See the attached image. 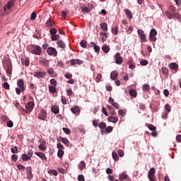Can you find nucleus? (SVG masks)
Instances as JSON below:
<instances>
[{
	"instance_id": "f257e3e1",
	"label": "nucleus",
	"mask_w": 181,
	"mask_h": 181,
	"mask_svg": "<svg viewBox=\"0 0 181 181\" xmlns=\"http://www.w3.org/2000/svg\"><path fill=\"white\" fill-rule=\"evenodd\" d=\"M2 64L4 69L6 71V74L9 76L12 75V62L11 60L9 59L8 58H4L2 61Z\"/></svg>"
},
{
	"instance_id": "f03ea898",
	"label": "nucleus",
	"mask_w": 181,
	"mask_h": 181,
	"mask_svg": "<svg viewBox=\"0 0 181 181\" xmlns=\"http://www.w3.org/2000/svg\"><path fill=\"white\" fill-rule=\"evenodd\" d=\"M28 50L32 54H35V55H40L42 54V47L37 45H28Z\"/></svg>"
},
{
	"instance_id": "7ed1b4c3",
	"label": "nucleus",
	"mask_w": 181,
	"mask_h": 181,
	"mask_svg": "<svg viewBox=\"0 0 181 181\" xmlns=\"http://www.w3.org/2000/svg\"><path fill=\"white\" fill-rule=\"evenodd\" d=\"M26 86H25V81L23 79H18L17 81V88H16V92L18 95L24 91H25Z\"/></svg>"
},
{
	"instance_id": "20e7f679",
	"label": "nucleus",
	"mask_w": 181,
	"mask_h": 181,
	"mask_svg": "<svg viewBox=\"0 0 181 181\" xmlns=\"http://www.w3.org/2000/svg\"><path fill=\"white\" fill-rule=\"evenodd\" d=\"M165 13L167 18H168L170 20L174 18L175 20L177 19L178 22H181V16L180 15V13H174L173 14H171L170 12L165 11Z\"/></svg>"
},
{
	"instance_id": "39448f33",
	"label": "nucleus",
	"mask_w": 181,
	"mask_h": 181,
	"mask_svg": "<svg viewBox=\"0 0 181 181\" xmlns=\"http://www.w3.org/2000/svg\"><path fill=\"white\" fill-rule=\"evenodd\" d=\"M34 105L35 103L33 101H30L25 105V109H23L22 111L24 112V113L29 114L33 111Z\"/></svg>"
},
{
	"instance_id": "423d86ee",
	"label": "nucleus",
	"mask_w": 181,
	"mask_h": 181,
	"mask_svg": "<svg viewBox=\"0 0 181 181\" xmlns=\"http://www.w3.org/2000/svg\"><path fill=\"white\" fill-rule=\"evenodd\" d=\"M12 7H13V2L8 1L4 7V14L10 13L12 11Z\"/></svg>"
},
{
	"instance_id": "0eeeda50",
	"label": "nucleus",
	"mask_w": 181,
	"mask_h": 181,
	"mask_svg": "<svg viewBox=\"0 0 181 181\" xmlns=\"http://www.w3.org/2000/svg\"><path fill=\"white\" fill-rule=\"evenodd\" d=\"M148 177L149 178V180H151V181H156V168H150V170L148 173Z\"/></svg>"
},
{
	"instance_id": "6e6552de",
	"label": "nucleus",
	"mask_w": 181,
	"mask_h": 181,
	"mask_svg": "<svg viewBox=\"0 0 181 181\" xmlns=\"http://www.w3.org/2000/svg\"><path fill=\"white\" fill-rule=\"evenodd\" d=\"M137 33L140 37V40H141V42H147V38H146V35L145 34V32L144 30L139 29L137 30Z\"/></svg>"
},
{
	"instance_id": "1a4fd4ad",
	"label": "nucleus",
	"mask_w": 181,
	"mask_h": 181,
	"mask_svg": "<svg viewBox=\"0 0 181 181\" xmlns=\"http://www.w3.org/2000/svg\"><path fill=\"white\" fill-rule=\"evenodd\" d=\"M115 63L117 64H123V57H122L121 54L119 52H117L115 55Z\"/></svg>"
},
{
	"instance_id": "9d476101",
	"label": "nucleus",
	"mask_w": 181,
	"mask_h": 181,
	"mask_svg": "<svg viewBox=\"0 0 181 181\" xmlns=\"http://www.w3.org/2000/svg\"><path fill=\"white\" fill-rule=\"evenodd\" d=\"M47 52L49 55H52V57H57V51L56 48H53V47H49L47 49Z\"/></svg>"
},
{
	"instance_id": "9b49d317",
	"label": "nucleus",
	"mask_w": 181,
	"mask_h": 181,
	"mask_svg": "<svg viewBox=\"0 0 181 181\" xmlns=\"http://www.w3.org/2000/svg\"><path fill=\"white\" fill-rule=\"evenodd\" d=\"M47 117V113L45 110H41L40 114L38 115V118L41 120H45Z\"/></svg>"
},
{
	"instance_id": "f8f14e48",
	"label": "nucleus",
	"mask_w": 181,
	"mask_h": 181,
	"mask_svg": "<svg viewBox=\"0 0 181 181\" xmlns=\"http://www.w3.org/2000/svg\"><path fill=\"white\" fill-rule=\"evenodd\" d=\"M35 154L37 155V156L40 157V158L42 159V160H47V157H46V155L45 153L42 152H35Z\"/></svg>"
},
{
	"instance_id": "ddd939ff",
	"label": "nucleus",
	"mask_w": 181,
	"mask_h": 181,
	"mask_svg": "<svg viewBox=\"0 0 181 181\" xmlns=\"http://www.w3.org/2000/svg\"><path fill=\"white\" fill-rule=\"evenodd\" d=\"M47 74L46 72H35L34 73V77H37V78H43L45 76H46Z\"/></svg>"
},
{
	"instance_id": "4468645a",
	"label": "nucleus",
	"mask_w": 181,
	"mask_h": 181,
	"mask_svg": "<svg viewBox=\"0 0 181 181\" xmlns=\"http://www.w3.org/2000/svg\"><path fill=\"white\" fill-rule=\"evenodd\" d=\"M100 35L101 36L102 42H106L108 38V34L105 32H100Z\"/></svg>"
},
{
	"instance_id": "2eb2a0df",
	"label": "nucleus",
	"mask_w": 181,
	"mask_h": 181,
	"mask_svg": "<svg viewBox=\"0 0 181 181\" xmlns=\"http://www.w3.org/2000/svg\"><path fill=\"white\" fill-rule=\"evenodd\" d=\"M124 11L126 16H127V18H129V20H132V18H133V14L129 8H124Z\"/></svg>"
},
{
	"instance_id": "dca6fc26",
	"label": "nucleus",
	"mask_w": 181,
	"mask_h": 181,
	"mask_svg": "<svg viewBox=\"0 0 181 181\" xmlns=\"http://www.w3.org/2000/svg\"><path fill=\"white\" fill-rule=\"evenodd\" d=\"M71 65L75 66V64H82L83 62L81 59H71Z\"/></svg>"
},
{
	"instance_id": "f3484780",
	"label": "nucleus",
	"mask_w": 181,
	"mask_h": 181,
	"mask_svg": "<svg viewBox=\"0 0 181 181\" xmlns=\"http://www.w3.org/2000/svg\"><path fill=\"white\" fill-rule=\"evenodd\" d=\"M100 27L102 29V30L107 32L108 31V25L107 23H100Z\"/></svg>"
},
{
	"instance_id": "a211bd4d",
	"label": "nucleus",
	"mask_w": 181,
	"mask_h": 181,
	"mask_svg": "<svg viewBox=\"0 0 181 181\" xmlns=\"http://www.w3.org/2000/svg\"><path fill=\"white\" fill-rule=\"evenodd\" d=\"M169 67L172 69V70H178V64H176V62H171L170 64H169Z\"/></svg>"
},
{
	"instance_id": "6ab92c4d",
	"label": "nucleus",
	"mask_w": 181,
	"mask_h": 181,
	"mask_svg": "<svg viewBox=\"0 0 181 181\" xmlns=\"http://www.w3.org/2000/svg\"><path fill=\"white\" fill-rule=\"evenodd\" d=\"M90 46L94 47V50L96 53H100V45H97L95 42H90Z\"/></svg>"
},
{
	"instance_id": "aec40b11",
	"label": "nucleus",
	"mask_w": 181,
	"mask_h": 181,
	"mask_svg": "<svg viewBox=\"0 0 181 181\" xmlns=\"http://www.w3.org/2000/svg\"><path fill=\"white\" fill-rule=\"evenodd\" d=\"M107 119L109 122H113L115 124L118 122V117H117V116H110Z\"/></svg>"
},
{
	"instance_id": "412c9836",
	"label": "nucleus",
	"mask_w": 181,
	"mask_h": 181,
	"mask_svg": "<svg viewBox=\"0 0 181 181\" xmlns=\"http://www.w3.org/2000/svg\"><path fill=\"white\" fill-rule=\"evenodd\" d=\"M110 77H111L112 79H113V81L118 78V72H117V71H113L110 74Z\"/></svg>"
},
{
	"instance_id": "4be33fe9",
	"label": "nucleus",
	"mask_w": 181,
	"mask_h": 181,
	"mask_svg": "<svg viewBox=\"0 0 181 181\" xmlns=\"http://www.w3.org/2000/svg\"><path fill=\"white\" fill-rule=\"evenodd\" d=\"M26 170L28 173V177L29 179H32L33 178L32 168H30V166H28V168H26Z\"/></svg>"
},
{
	"instance_id": "5701e85b",
	"label": "nucleus",
	"mask_w": 181,
	"mask_h": 181,
	"mask_svg": "<svg viewBox=\"0 0 181 181\" xmlns=\"http://www.w3.org/2000/svg\"><path fill=\"white\" fill-rule=\"evenodd\" d=\"M169 10H170V11H168V12H170V14L177 13L176 12L177 11V8L173 5L170 6Z\"/></svg>"
},
{
	"instance_id": "b1692460",
	"label": "nucleus",
	"mask_w": 181,
	"mask_h": 181,
	"mask_svg": "<svg viewBox=\"0 0 181 181\" xmlns=\"http://www.w3.org/2000/svg\"><path fill=\"white\" fill-rule=\"evenodd\" d=\"M51 111L54 114H59V109L57 105H52L51 108Z\"/></svg>"
},
{
	"instance_id": "393cba45",
	"label": "nucleus",
	"mask_w": 181,
	"mask_h": 181,
	"mask_svg": "<svg viewBox=\"0 0 181 181\" xmlns=\"http://www.w3.org/2000/svg\"><path fill=\"white\" fill-rule=\"evenodd\" d=\"M46 145V141H42L41 144L38 146V148H40V150L43 151V152H45V151H46V146H45Z\"/></svg>"
},
{
	"instance_id": "a878e982",
	"label": "nucleus",
	"mask_w": 181,
	"mask_h": 181,
	"mask_svg": "<svg viewBox=\"0 0 181 181\" xmlns=\"http://www.w3.org/2000/svg\"><path fill=\"white\" fill-rule=\"evenodd\" d=\"M61 141L66 146H69L70 144L69 140L66 137H60Z\"/></svg>"
},
{
	"instance_id": "bb28decb",
	"label": "nucleus",
	"mask_w": 181,
	"mask_h": 181,
	"mask_svg": "<svg viewBox=\"0 0 181 181\" xmlns=\"http://www.w3.org/2000/svg\"><path fill=\"white\" fill-rule=\"evenodd\" d=\"M129 177V175L125 174L124 173H122L119 175V179L120 181H123Z\"/></svg>"
},
{
	"instance_id": "cd10ccee",
	"label": "nucleus",
	"mask_w": 181,
	"mask_h": 181,
	"mask_svg": "<svg viewBox=\"0 0 181 181\" xmlns=\"http://www.w3.org/2000/svg\"><path fill=\"white\" fill-rule=\"evenodd\" d=\"M102 50L103 51L104 53L110 52V46L107 45H103Z\"/></svg>"
},
{
	"instance_id": "c85d7f7f",
	"label": "nucleus",
	"mask_w": 181,
	"mask_h": 181,
	"mask_svg": "<svg viewBox=\"0 0 181 181\" xmlns=\"http://www.w3.org/2000/svg\"><path fill=\"white\" fill-rule=\"evenodd\" d=\"M71 111L72 112V113L76 114V113H79V112H81V110H80V107H78V105H76V107H72L71 109Z\"/></svg>"
},
{
	"instance_id": "c756f323",
	"label": "nucleus",
	"mask_w": 181,
	"mask_h": 181,
	"mask_svg": "<svg viewBox=\"0 0 181 181\" xmlns=\"http://www.w3.org/2000/svg\"><path fill=\"white\" fill-rule=\"evenodd\" d=\"M86 167V163L83 160L81 161V163L78 164V168H79V170H81V171L85 169Z\"/></svg>"
},
{
	"instance_id": "7c9ffc66",
	"label": "nucleus",
	"mask_w": 181,
	"mask_h": 181,
	"mask_svg": "<svg viewBox=\"0 0 181 181\" xmlns=\"http://www.w3.org/2000/svg\"><path fill=\"white\" fill-rule=\"evenodd\" d=\"M21 62L23 64H25L28 67L30 64V59L29 58H25V59H24V58H22Z\"/></svg>"
},
{
	"instance_id": "2f4dec72",
	"label": "nucleus",
	"mask_w": 181,
	"mask_h": 181,
	"mask_svg": "<svg viewBox=\"0 0 181 181\" xmlns=\"http://www.w3.org/2000/svg\"><path fill=\"white\" fill-rule=\"evenodd\" d=\"M112 33L115 35H117L119 33V27L116 25L115 27L112 28Z\"/></svg>"
},
{
	"instance_id": "473e14b6",
	"label": "nucleus",
	"mask_w": 181,
	"mask_h": 181,
	"mask_svg": "<svg viewBox=\"0 0 181 181\" xmlns=\"http://www.w3.org/2000/svg\"><path fill=\"white\" fill-rule=\"evenodd\" d=\"M57 45L59 47H60L61 48H66V45L64 44V42H63V40H58L57 42Z\"/></svg>"
},
{
	"instance_id": "72a5a7b5",
	"label": "nucleus",
	"mask_w": 181,
	"mask_h": 181,
	"mask_svg": "<svg viewBox=\"0 0 181 181\" xmlns=\"http://www.w3.org/2000/svg\"><path fill=\"white\" fill-rule=\"evenodd\" d=\"M98 127L100 129V130H104V129H106L107 124L105 122H102L98 124Z\"/></svg>"
},
{
	"instance_id": "f704fd0d",
	"label": "nucleus",
	"mask_w": 181,
	"mask_h": 181,
	"mask_svg": "<svg viewBox=\"0 0 181 181\" xmlns=\"http://www.w3.org/2000/svg\"><path fill=\"white\" fill-rule=\"evenodd\" d=\"M129 94L133 98H136V96H137V92L135 89L130 90H129Z\"/></svg>"
},
{
	"instance_id": "c9c22d12",
	"label": "nucleus",
	"mask_w": 181,
	"mask_h": 181,
	"mask_svg": "<svg viewBox=\"0 0 181 181\" xmlns=\"http://www.w3.org/2000/svg\"><path fill=\"white\" fill-rule=\"evenodd\" d=\"M49 91L50 92V93H56V92H57L56 87H54L53 86H49Z\"/></svg>"
},
{
	"instance_id": "e433bc0d",
	"label": "nucleus",
	"mask_w": 181,
	"mask_h": 181,
	"mask_svg": "<svg viewBox=\"0 0 181 181\" xmlns=\"http://www.w3.org/2000/svg\"><path fill=\"white\" fill-rule=\"evenodd\" d=\"M21 159L23 161H28L29 160L28 153L27 154H23L21 156Z\"/></svg>"
},
{
	"instance_id": "4c0bfd02",
	"label": "nucleus",
	"mask_w": 181,
	"mask_h": 181,
	"mask_svg": "<svg viewBox=\"0 0 181 181\" xmlns=\"http://www.w3.org/2000/svg\"><path fill=\"white\" fill-rule=\"evenodd\" d=\"M49 32L52 36H54V35L57 33V30L55 29V28H51Z\"/></svg>"
},
{
	"instance_id": "58836bf2",
	"label": "nucleus",
	"mask_w": 181,
	"mask_h": 181,
	"mask_svg": "<svg viewBox=\"0 0 181 181\" xmlns=\"http://www.w3.org/2000/svg\"><path fill=\"white\" fill-rule=\"evenodd\" d=\"M48 173L50 174V175H54V176L58 175V172L56 170H49Z\"/></svg>"
},
{
	"instance_id": "ea45409f",
	"label": "nucleus",
	"mask_w": 181,
	"mask_h": 181,
	"mask_svg": "<svg viewBox=\"0 0 181 181\" xmlns=\"http://www.w3.org/2000/svg\"><path fill=\"white\" fill-rule=\"evenodd\" d=\"M17 168L20 171H25V166L23 165V164H17Z\"/></svg>"
},
{
	"instance_id": "a19ab883",
	"label": "nucleus",
	"mask_w": 181,
	"mask_h": 181,
	"mask_svg": "<svg viewBox=\"0 0 181 181\" xmlns=\"http://www.w3.org/2000/svg\"><path fill=\"white\" fill-rule=\"evenodd\" d=\"M11 153H13V154H16L17 153H18V146H13V148H11Z\"/></svg>"
},
{
	"instance_id": "79ce46f5",
	"label": "nucleus",
	"mask_w": 181,
	"mask_h": 181,
	"mask_svg": "<svg viewBox=\"0 0 181 181\" xmlns=\"http://www.w3.org/2000/svg\"><path fill=\"white\" fill-rule=\"evenodd\" d=\"M80 45H81V46L83 48H86V47H87V42H86V40H82L81 42H80Z\"/></svg>"
},
{
	"instance_id": "37998d69",
	"label": "nucleus",
	"mask_w": 181,
	"mask_h": 181,
	"mask_svg": "<svg viewBox=\"0 0 181 181\" xmlns=\"http://www.w3.org/2000/svg\"><path fill=\"white\" fill-rule=\"evenodd\" d=\"M102 78H103V75L100 74H98L97 75L96 78H95V81H96L97 83H100V81H101Z\"/></svg>"
},
{
	"instance_id": "c03bdc74",
	"label": "nucleus",
	"mask_w": 181,
	"mask_h": 181,
	"mask_svg": "<svg viewBox=\"0 0 181 181\" xmlns=\"http://www.w3.org/2000/svg\"><path fill=\"white\" fill-rule=\"evenodd\" d=\"M2 87L6 90L10 89V86H9V83H8V82H4Z\"/></svg>"
},
{
	"instance_id": "a18cd8bd",
	"label": "nucleus",
	"mask_w": 181,
	"mask_h": 181,
	"mask_svg": "<svg viewBox=\"0 0 181 181\" xmlns=\"http://www.w3.org/2000/svg\"><path fill=\"white\" fill-rule=\"evenodd\" d=\"M112 158L115 160H116V161L119 160V156H118V155L117 154L116 152H112Z\"/></svg>"
},
{
	"instance_id": "49530a36",
	"label": "nucleus",
	"mask_w": 181,
	"mask_h": 181,
	"mask_svg": "<svg viewBox=\"0 0 181 181\" xmlns=\"http://www.w3.org/2000/svg\"><path fill=\"white\" fill-rule=\"evenodd\" d=\"M47 71L48 72V74L49 75H51L52 76L54 75V71L53 68H47Z\"/></svg>"
},
{
	"instance_id": "de8ad7c7",
	"label": "nucleus",
	"mask_w": 181,
	"mask_h": 181,
	"mask_svg": "<svg viewBox=\"0 0 181 181\" xmlns=\"http://www.w3.org/2000/svg\"><path fill=\"white\" fill-rule=\"evenodd\" d=\"M63 155H64V152L63 150H59L57 152V156L59 157V158H62V157H63Z\"/></svg>"
},
{
	"instance_id": "09e8293b",
	"label": "nucleus",
	"mask_w": 181,
	"mask_h": 181,
	"mask_svg": "<svg viewBox=\"0 0 181 181\" xmlns=\"http://www.w3.org/2000/svg\"><path fill=\"white\" fill-rule=\"evenodd\" d=\"M50 83L54 87H57V82L56 81V79H54V78L50 79Z\"/></svg>"
},
{
	"instance_id": "8fccbe9b",
	"label": "nucleus",
	"mask_w": 181,
	"mask_h": 181,
	"mask_svg": "<svg viewBox=\"0 0 181 181\" xmlns=\"http://www.w3.org/2000/svg\"><path fill=\"white\" fill-rule=\"evenodd\" d=\"M161 71L163 73V74L168 75L169 74V70L168 68L164 67L161 69Z\"/></svg>"
},
{
	"instance_id": "3c124183",
	"label": "nucleus",
	"mask_w": 181,
	"mask_h": 181,
	"mask_svg": "<svg viewBox=\"0 0 181 181\" xmlns=\"http://www.w3.org/2000/svg\"><path fill=\"white\" fill-rule=\"evenodd\" d=\"M62 130L65 132L66 134H71V129H68V127H63Z\"/></svg>"
},
{
	"instance_id": "603ef678",
	"label": "nucleus",
	"mask_w": 181,
	"mask_h": 181,
	"mask_svg": "<svg viewBox=\"0 0 181 181\" xmlns=\"http://www.w3.org/2000/svg\"><path fill=\"white\" fill-rule=\"evenodd\" d=\"M148 64V62L146 59H141L140 61V64H141V66H146Z\"/></svg>"
},
{
	"instance_id": "864d4df0",
	"label": "nucleus",
	"mask_w": 181,
	"mask_h": 181,
	"mask_svg": "<svg viewBox=\"0 0 181 181\" xmlns=\"http://www.w3.org/2000/svg\"><path fill=\"white\" fill-rule=\"evenodd\" d=\"M113 127L111 126H108L105 127V132L111 133L112 132Z\"/></svg>"
},
{
	"instance_id": "5fc2aeb1",
	"label": "nucleus",
	"mask_w": 181,
	"mask_h": 181,
	"mask_svg": "<svg viewBox=\"0 0 181 181\" xmlns=\"http://www.w3.org/2000/svg\"><path fill=\"white\" fill-rule=\"evenodd\" d=\"M157 34H158V33H157L156 30H155V29L151 30V32H150L151 36H156Z\"/></svg>"
},
{
	"instance_id": "6e6d98bb",
	"label": "nucleus",
	"mask_w": 181,
	"mask_h": 181,
	"mask_svg": "<svg viewBox=\"0 0 181 181\" xmlns=\"http://www.w3.org/2000/svg\"><path fill=\"white\" fill-rule=\"evenodd\" d=\"M34 154V152L33 150H29L28 152V158H29V160H30L31 159V157H33V155Z\"/></svg>"
},
{
	"instance_id": "4d7b16f0",
	"label": "nucleus",
	"mask_w": 181,
	"mask_h": 181,
	"mask_svg": "<svg viewBox=\"0 0 181 181\" xmlns=\"http://www.w3.org/2000/svg\"><path fill=\"white\" fill-rule=\"evenodd\" d=\"M148 128L151 131H156V127L153 126V124H148Z\"/></svg>"
},
{
	"instance_id": "13d9d810",
	"label": "nucleus",
	"mask_w": 181,
	"mask_h": 181,
	"mask_svg": "<svg viewBox=\"0 0 181 181\" xmlns=\"http://www.w3.org/2000/svg\"><path fill=\"white\" fill-rule=\"evenodd\" d=\"M143 90H144V91H146V92L149 91V90H150V86H149V85H147V84L144 85V86H143Z\"/></svg>"
},
{
	"instance_id": "bf43d9fd",
	"label": "nucleus",
	"mask_w": 181,
	"mask_h": 181,
	"mask_svg": "<svg viewBox=\"0 0 181 181\" xmlns=\"http://www.w3.org/2000/svg\"><path fill=\"white\" fill-rule=\"evenodd\" d=\"M165 111H167V113L171 112V107L169 104L165 105Z\"/></svg>"
},
{
	"instance_id": "052dcab7",
	"label": "nucleus",
	"mask_w": 181,
	"mask_h": 181,
	"mask_svg": "<svg viewBox=\"0 0 181 181\" xmlns=\"http://www.w3.org/2000/svg\"><path fill=\"white\" fill-rule=\"evenodd\" d=\"M57 147L59 148V150H63L64 148V146L61 144V142H58Z\"/></svg>"
},
{
	"instance_id": "680f3d73",
	"label": "nucleus",
	"mask_w": 181,
	"mask_h": 181,
	"mask_svg": "<svg viewBox=\"0 0 181 181\" xmlns=\"http://www.w3.org/2000/svg\"><path fill=\"white\" fill-rule=\"evenodd\" d=\"M11 160H13L16 163L18 160V155L16 154L11 155Z\"/></svg>"
},
{
	"instance_id": "e2e57ef3",
	"label": "nucleus",
	"mask_w": 181,
	"mask_h": 181,
	"mask_svg": "<svg viewBox=\"0 0 181 181\" xmlns=\"http://www.w3.org/2000/svg\"><path fill=\"white\" fill-rule=\"evenodd\" d=\"M46 25H47V27H52V26H53V23H52V21H51V19H48V21H47V23H46Z\"/></svg>"
},
{
	"instance_id": "0e129e2a",
	"label": "nucleus",
	"mask_w": 181,
	"mask_h": 181,
	"mask_svg": "<svg viewBox=\"0 0 181 181\" xmlns=\"http://www.w3.org/2000/svg\"><path fill=\"white\" fill-rule=\"evenodd\" d=\"M36 18H37V14H36V13H35V12H33V13H31L30 20H31V21H34V20H35Z\"/></svg>"
},
{
	"instance_id": "69168bd1",
	"label": "nucleus",
	"mask_w": 181,
	"mask_h": 181,
	"mask_svg": "<svg viewBox=\"0 0 181 181\" xmlns=\"http://www.w3.org/2000/svg\"><path fill=\"white\" fill-rule=\"evenodd\" d=\"M78 181H85V177L83 176V175H78Z\"/></svg>"
},
{
	"instance_id": "338daca9",
	"label": "nucleus",
	"mask_w": 181,
	"mask_h": 181,
	"mask_svg": "<svg viewBox=\"0 0 181 181\" xmlns=\"http://www.w3.org/2000/svg\"><path fill=\"white\" fill-rule=\"evenodd\" d=\"M61 101H62V103L64 104V105L67 104V100L66 99V97L62 96V98H61Z\"/></svg>"
},
{
	"instance_id": "774afa93",
	"label": "nucleus",
	"mask_w": 181,
	"mask_h": 181,
	"mask_svg": "<svg viewBox=\"0 0 181 181\" xmlns=\"http://www.w3.org/2000/svg\"><path fill=\"white\" fill-rule=\"evenodd\" d=\"M117 153L120 157L124 156V152L123 150H118Z\"/></svg>"
}]
</instances>
